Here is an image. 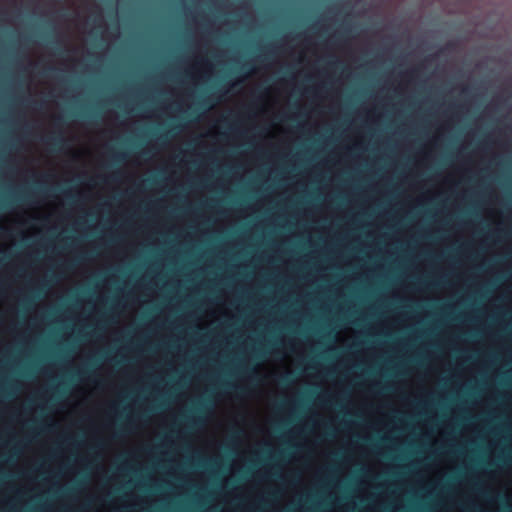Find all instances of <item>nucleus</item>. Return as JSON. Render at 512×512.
Returning a JSON list of instances; mask_svg holds the SVG:
<instances>
[{"label":"nucleus","mask_w":512,"mask_h":512,"mask_svg":"<svg viewBox=\"0 0 512 512\" xmlns=\"http://www.w3.org/2000/svg\"><path fill=\"white\" fill-rule=\"evenodd\" d=\"M64 196L68 199L73 201L74 200V194L70 190H64L63 191Z\"/></svg>","instance_id":"20e7f679"},{"label":"nucleus","mask_w":512,"mask_h":512,"mask_svg":"<svg viewBox=\"0 0 512 512\" xmlns=\"http://www.w3.org/2000/svg\"><path fill=\"white\" fill-rule=\"evenodd\" d=\"M115 156H116V158H118V159H123V158H124V155H123V154H116Z\"/></svg>","instance_id":"1a4fd4ad"},{"label":"nucleus","mask_w":512,"mask_h":512,"mask_svg":"<svg viewBox=\"0 0 512 512\" xmlns=\"http://www.w3.org/2000/svg\"><path fill=\"white\" fill-rule=\"evenodd\" d=\"M202 406H203V405H202V403H201V404L199 405V407H198V410H201V409H202Z\"/></svg>","instance_id":"9d476101"},{"label":"nucleus","mask_w":512,"mask_h":512,"mask_svg":"<svg viewBox=\"0 0 512 512\" xmlns=\"http://www.w3.org/2000/svg\"><path fill=\"white\" fill-rule=\"evenodd\" d=\"M82 117L85 118V119L90 120V119H92L93 115L90 114V113H85V114L82 115Z\"/></svg>","instance_id":"0eeeda50"},{"label":"nucleus","mask_w":512,"mask_h":512,"mask_svg":"<svg viewBox=\"0 0 512 512\" xmlns=\"http://www.w3.org/2000/svg\"><path fill=\"white\" fill-rule=\"evenodd\" d=\"M326 506H328L326 501H317L314 497L309 496L306 498L305 504L300 508V511L316 512Z\"/></svg>","instance_id":"f03ea898"},{"label":"nucleus","mask_w":512,"mask_h":512,"mask_svg":"<svg viewBox=\"0 0 512 512\" xmlns=\"http://www.w3.org/2000/svg\"><path fill=\"white\" fill-rule=\"evenodd\" d=\"M334 38H335V42H337L339 44L344 42V37H343L342 33L336 34Z\"/></svg>","instance_id":"39448f33"},{"label":"nucleus","mask_w":512,"mask_h":512,"mask_svg":"<svg viewBox=\"0 0 512 512\" xmlns=\"http://www.w3.org/2000/svg\"><path fill=\"white\" fill-rule=\"evenodd\" d=\"M54 125H55L56 127L61 126V125H62L61 118H57V119L55 120V122H54Z\"/></svg>","instance_id":"423d86ee"},{"label":"nucleus","mask_w":512,"mask_h":512,"mask_svg":"<svg viewBox=\"0 0 512 512\" xmlns=\"http://www.w3.org/2000/svg\"><path fill=\"white\" fill-rule=\"evenodd\" d=\"M86 258H87L86 255H81V256L78 257V260L79 261H84V260H86Z\"/></svg>","instance_id":"6e6552de"},{"label":"nucleus","mask_w":512,"mask_h":512,"mask_svg":"<svg viewBox=\"0 0 512 512\" xmlns=\"http://www.w3.org/2000/svg\"><path fill=\"white\" fill-rule=\"evenodd\" d=\"M292 381H293V378H292V376H291L290 374H286V375H284V376L282 377V379H281V382H282L283 384H289V383H291Z\"/></svg>","instance_id":"7ed1b4c3"},{"label":"nucleus","mask_w":512,"mask_h":512,"mask_svg":"<svg viewBox=\"0 0 512 512\" xmlns=\"http://www.w3.org/2000/svg\"><path fill=\"white\" fill-rule=\"evenodd\" d=\"M43 142L52 150L60 151L66 144V139L62 131L53 132L43 139Z\"/></svg>","instance_id":"f257e3e1"}]
</instances>
